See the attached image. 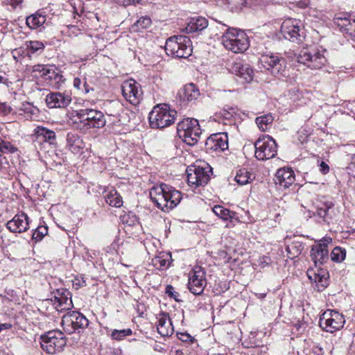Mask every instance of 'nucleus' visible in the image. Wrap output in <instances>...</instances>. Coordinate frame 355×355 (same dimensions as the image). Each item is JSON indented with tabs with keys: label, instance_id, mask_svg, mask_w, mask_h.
I'll use <instances>...</instances> for the list:
<instances>
[{
	"label": "nucleus",
	"instance_id": "1",
	"mask_svg": "<svg viewBox=\"0 0 355 355\" xmlns=\"http://www.w3.org/2000/svg\"><path fill=\"white\" fill-rule=\"evenodd\" d=\"M182 197L180 191L164 183L153 187L150 191L153 202L165 212L175 207L180 202Z\"/></svg>",
	"mask_w": 355,
	"mask_h": 355
},
{
	"label": "nucleus",
	"instance_id": "2",
	"mask_svg": "<svg viewBox=\"0 0 355 355\" xmlns=\"http://www.w3.org/2000/svg\"><path fill=\"white\" fill-rule=\"evenodd\" d=\"M177 112L167 104H158L149 114V123L152 128H164L175 122Z\"/></svg>",
	"mask_w": 355,
	"mask_h": 355
},
{
	"label": "nucleus",
	"instance_id": "3",
	"mask_svg": "<svg viewBox=\"0 0 355 355\" xmlns=\"http://www.w3.org/2000/svg\"><path fill=\"white\" fill-rule=\"evenodd\" d=\"M165 51L167 55L179 58H187L192 53L191 42L185 35H173L166 40Z\"/></svg>",
	"mask_w": 355,
	"mask_h": 355
},
{
	"label": "nucleus",
	"instance_id": "4",
	"mask_svg": "<svg viewBox=\"0 0 355 355\" xmlns=\"http://www.w3.org/2000/svg\"><path fill=\"white\" fill-rule=\"evenodd\" d=\"M221 41L225 49L236 53L244 51L249 45L245 33L233 28H228L225 31Z\"/></svg>",
	"mask_w": 355,
	"mask_h": 355
},
{
	"label": "nucleus",
	"instance_id": "5",
	"mask_svg": "<svg viewBox=\"0 0 355 355\" xmlns=\"http://www.w3.org/2000/svg\"><path fill=\"white\" fill-rule=\"evenodd\" d=\"M177 132L180 139L188 145L196 144L202 133L198 121L196 119H184L177 125Z\"/></svg>",
	"mask_w": 355,
	"mask_h": 355
},
{
	"label": "nucleus",
	"instance_id": "6",
	"mask_svg": "<svg viewBox=\"0 0 355 355\" xmlns=\"http://www.w3.org/2000/svg\"><path fill=\"white\" fill-rule=\"evenodd\" d=\"M76 116L83 128H100L105 125V119L103 114L94 109H81L76 111Z\"/></svg>",
	"mask_w": 355,
	"mask_h": 355
},
{
	"label": "nucleus",
	"instance_id": "7",
	"mask_svg": "<svg viewBox=\"0 0 355 355\" xmlns=\"http://www.w3.org/2000/svg\"><path fill=\"white\" fill-rule=\"evenodd\" d=\"M280 32L286 40L297 44L302 43L306 37L305 30L300 21L295 19H285L282 24Z\"/></svg>",
	"mask_w": 355,
	"mask_h": 355
},
{
	"label": "nucleus",
	"instance_id": "8",
	"mask_svg": "<svg viewBox=\"0 0 355 355\" xmlns=\"http://www.w3.org/2000/svg\"><path fill=\"white\" fill-rule=\"evenodd\" d=\"M40 339L41 347L49 354L61 352L67 343L64 334L58 330L49 331Z\"/></svg>",
	"mask_w": 355,
	"mask_h": 355
},
{
	"label": "nucleus",
	"instance_id": "9",
	"mask_svg": "<svg viewBox=\"0 0 355 355\" xmlns=\"http://www.w3.org/2000/svg\"><path fill=\"white\" fill-rule=\"evenodd\" d=\"M255 157L261 161L275 157L277 153V144L270 136L259 138L254 143Z\"/></svg>",
	"mask_w": 355,
	"mask_h": 355
},
{
	"label": "nucleus",
	"instance_id": "10",
	"mask_svg": "<svg viewBox=\"0 0 355 355\" xmlns=\"http://www.w3.org/2000/svg\"><path fill=\"white\" fill-rule=\"evenodd\" d=\"M89 324L88 320L82 313L78 311H69L63 315L62 326L63 329L68 334L86 328Z\"/></svg>",
	"mask_w": 355,
	"mask_h": 355
},
{
	"label": "nucleus",
	"instance_id": "11",
	"mask_svg": "<svg viewBox=\"0 0 355 355\" xmlns=\"http://www.w3.org/2000/svg\"><path fill=\"white\" fill-rule=\"evenodd\" d=\"M297 62L312 69L322 68L327 62L325 56L313 48H305L300 51L297 57Z\"/></svg>",
	"mask_w": 355,
	"mask_h": 355
},
{
	"label": "nucleus",
	"instance_id": "12",
	"mask_svg": "<svg viewBox=\"0 0 355 355\" xmlns=\"http://www.w3.org/2000/svg\"><path fill=\"white\" fill-rule=\"evenodd\" d=\"M261 65L274 76L284 75L286 68V60L276 54L262 55L259 58Z\"/></svg>",
	"mask_w": 355,
	"mask_h": 355
},
{
	"label": "nucleus",
	"instance_id": "13",
	"mask_svg": "<svg viewBox=\"0 0 355 355\" xmlns=\"http://www.w3.org/2000/svg\"><path fill=\"white\" fill-rule=\"evenodd\" d=\"M122 94L127 101L137 105L142 98L143 92L139 83L133 79L124 81L121 85Z\"/></svg>",
	"mask_w": 355,
	"mask_h": 355
},
{
	"label": "nucleus",
	"instance_id": "14",
	"mask_svg": "<svg viewBox=\"0 0 355 355\" xmlns=\"http://www.w3.org/2000/svg\"><path fill=\"white\" fill-rule=\"evenodd\" d=\"M207 284L205 272L200 266H196L189 273L188 287L194 295H200Z\"/></svg>",
	"mask_w": 355,
	"mask_h": 355
},
{
	"label": "nucleus",
	"instance_id": "15",
	"mask_svg": "<svg viewBox=\"0 0 355 355\" xmlns=\"http://www.w3.org/2000/svg\"><path fill=\"white\" fill-rule=\"evenodd\" d=\"M331 241V238L324 239L312 246L310 256L315 267L323 264L328 260L327 245Z\"/></svg>",
	"mask_w": 355,
	"mask_h": 355
},
{
	"label": "nucleus",
	"instance_id": "16",
	"mask_svg": "<svg viewBox=\"0 0 355 355\" xmlns=\"http://www.w3.org/2000/svg\"><path fill=\"white\" fill-rule=\"evenodd\" d=\"M205 148L207 150L224 151L228 148L227 134L218 132L210 135L206 139Z\"/></svg>",
	"mask_w": 355,
	"mask_h": 355
},
{
	"label": "nucleus",
	"instance_id": "17",
	"mask_svg": "<svg viewBox=\"0 0 355 355\" xmlns=\"http://www.w3.org/2000/svg\"><path fill=\"white\" fill-rule=\"evenodd\" d=\"M6 227L13 233L25 232L29 229V218L24 213L17 214L6 223Z\"/></svg>",
	"mask_w": 355,
	"mask_h": 355
},
{
	"label": "nucleus",
	"instance_id": "18",
	"mask_svg": "<svg viewBox=\"0 0 355 355\" xmlns=\"http://www.w3.org/2000/svg\"><path fill=\"white\" fill-rule=\"evenodd\" d=\"M33 137L35 138V146L37 144H41L43 142L48 143L50 145H55L56 144L55 132L43 126H37L34 130Z\"/></svg>",
	"mask_w": 355,
	"mask_h": 355
},
{
	"label": "nucleus",
	"instance_id": "19",
	"mask_svg": "<svg viewBox=\"0 0 355 355\" xmlns=\"http://www.w3.org/2000/svg\"><path fill=\"white\" fill-rule=\"evenodd\" d=\"M58 71V69L54 66L36 64L33 66L31 71L34 76L42 78L46 84L50 85Z\"/></svg>",
	"mask_w": 355,
	"mask_h": 355
},
{
	"label": "nucleus",
	"instance_id": "20",
	"mask_svg": "<svg viewBox=\"0 0 355 355\" xmlns=\"http://www.w3.org/2000/svg\"><path fill=\"white\" fill-rule=\"evenodd\" d=\"M231 72L241 78L245 82H250L253 78V70L248 64L243 63L241 60H236L232 65Z\"/></svg>",
	"mask_w": 355,
	"mask_h": 355
},
{
	"label": "nucleus",
	"instance_id": "21",
	"mask_svg": "<svg viewBox=\"0 0 355 355\" xmlns=\"http://www.w3.org/2000/svg\"><path fill=\"white\" fill-rule=\"evenodd\" d=\"M295 180V173L291 168H282L277 170L275 182L284 188H288Z\"/></svg>",
	"mask_w": 355,
	"mask_h": 355
},
{
	"label": "nucleus",
	"instance_id": "22",
	"mask_svg": "<svg viewBox=\"0 0 355 355\" xmlns=\"http://www.w3.org/2000/svg\"><path fill=\"white\" fill-rule=\"evenodd\" d=\"M69 94L61 92L51 93L46 96V102L50 108L65 107L71 103Z\"/></svg>",
	"mask_w": 355,
	"mask_h": 355
},
{
	"label": "nucleus",
	"instance_id": "23",
	"mask_svg": "<svg viewBox=\"0 0 355 355\" xmlns=\"http://www.w3.org/2000/svg\"><path fill=\"white\" fill-rule=\"evenodd\" d=\"M157 329L162 336H169L173 334L174 329L168 315L162 313L157 318Z\"/></svg>",
	"mask_w": 355,
	"mask_h": 355
},
{
	"label": "nucleus",
	"instance_id": "24",
	"mask_svg": "<svg viewBox=\"0 0 355 355\" xmlns=\"http://www.w3.org/2000/svg\"><path fill=\"white\" fill-rule=\"evenodd\" d=\"M334 26L339 28L343 33L349 34L355 37V19L351 21L347 17H334Z\"/></svg>",
	"mask_w": 355,
	"mask_h": 355
},
{
	"label": "nucleus",
	"instance_id": "25",
	"mask_svg": "<svg viewBox=\"0 0 355 355\" xmlns=\"http://www.w3.org/2000/svg\"><path fill=\"white\" fill-rule=\"evenodd\" d=\"M179 96L183 101L192 102L199 97L200 92L194 84L190 83L179 92Z\"/></svg>",
	"mask_w": 355,
	"mask_h": 355
},
{
	"label": "nucleus",
	"instance_id": "26",
	"mask_svg": "<svg viewBox=\"0 0 355 355\" xmlns=\"http://www.w3.org/2000/svg\"><path fill=\"white\" fill-rule=\"evenodd\" d=\"M46 21V15L42 10H38L33 15L26 17V25L31 29H36L41 27Z\"/></svg>",
	"mask_w": 355,
	"mask_h": 355
},
{
	"label": "nucleus",
	"instance_id": "27",
	"mask_svg": "<svg viewBox=\"0 0 355 355\" xmlns=\"http://www.w3.org/2000/svg\"><path fill=\"white\" fill-rule=\"evenodd\" d=\"M208 26V21L202 17H193L188 23L185 31L187 33L201 31Z\"/></svg>",
	"mask_w": 355,
	"mask_h": 355
},
{
	"label": "nucleus",
	"instance_id": "28",
	"mask_svg": "<svg viewBox=\"0 0 355 355\" xmlns=\"http://www.w3.org/2000/svg\"><path fill=\"white\" fill-rule=\"evenodd\" d=\"M171 254L164 252H159L152 259L153 265L158 270H164L170 265Z\"/></svg>",
	"mask_w": 355,
	"mask_h": 355
},
{
	"label": "nucleus",
	"instance_id": "29",
	"mask_svg": "<svg viewBox=\"0 0 355 355\" xmlns=\"http://www.w3.org/2000/svg\"><path fill=\"white\" fill-rule=\"evenodd\" d=\"M333 310L328 309L320 317L319 325L323 330L333 333V318H331Z\"/></svg>",
	"mask_w": 355,
	"mask_h": 355
},
{
	"label": "nucleus",
	"instance_id": "30",
	"mask_svg": "<svg viewBox=\"0 0 355 355\" xmlns=\"http://www.w3.org/2000/svg\"><path fill=\"white\" fill-rule=\"evenodd\" d=\"M73 87L83 94H88L94 91V87L87 83L85 76L76 77L73 79Z\"/></svg>",
	"mask_w": 355,
	"mask_h": 355
},
{
	"label": "nucleus",
	"instance_id": "31",
	"mask_svg": "<svg viewBox=\"0 0 355 355\" xmlns=\"http://www.w3.org/2000/svg\"><path fill=\"white\" fill-rule=\"evenodd\" d=\"M254 179V176L245 168L239 169L235 176V180L240 185H245L251 182Z\"/></svg>",
	"mask_w": 355,
	"mask_h": 355
},
{
	"label": "nucleus",
	"instance_id": "32",
	"mask_svg": "<svg viewBox=\"0 0 355 355\" xmlns=\"http://www.w3.org/2000/svg\"><path fill=\"white\" fill-rule=\"evenodd\" d=\"M194 172L196 175V178L199 186L206 185L210 178L209 173L211 172V169L207 171L205 168L198 166L194 168Z\"/></svg>",
	"mask_w": 355,
	"mask_h": 355
},
{
	"label": "nucleus",
	"instance_id": "33",
	"mask_svg": "<svg viewBox=\"0 0 355 355\" xmlns=\"http://www.w3.org/2000/svg\"><path fill=\"white\" fill-rule=\"evenodd\" d=\"M273 120V116L270 114H267L257 117L256 123L261 131L266 132L270 128Z\"/></svg>",
	"mask_w": 355,
	"mask_h": 355
},
{
	"label": "nucleus",
	"instance_id": "34",
	"mask_svg": "<svg viewBox=\"0 0 355 355\" xmlns=\"http://www.w3.org/2000/svg\"><path fill=\"white\" fill-rule=\"evenodd\" d=\"M105 200L112 207H121L123 205L122 197L116 190H111L105 196Z\"/></svg>",
	"mask_w": 355,
	"mask_h": 355
},
{
	"label": "nucleus",
	"instance_id": "35",
	"mask_svg": "<svg viewBox=\"0 0 355 355\" xmlns=\"http://www.w3.org/2000/svg\"><path fill=\"white\" fill-rule=\"evenodd\" d=\"M304 246L302 242L293 241L286 247L288 257L290 259H294L298 257L302 252Z\"/></svg>",
	"mask_w": 355,
	"mask_h": 355
},
{
	"label": "nucleus",
	"instance_id": "36",
	"mask_svg": "<svg viewBox=\"0 0 355 355\" xmlns=\"http://www.w3.org/2000/svg\"><path fill=\"white\" fill-rule=\"evenodd\" d=\"M212 211L223 220H227L234 217L235 212L223 207L221 205H216L212 208Z\"/></svg>",
	"mask_w": 355,
	"mask_h": 355
},
{
	"label": "nucleus",
	"instance_id": "37",
	"mask_svg": "<svg viewBox=\"0 0 355 355\" xmlns=\"http://www.w3.org/2000/svg\"><path fill=\"white\" fill-rule=\"evenodd\" d=\"M151 19L147 16H141L132 25L134 31H141L144 29L148 28L151 25Z\"/></svg>",
	"mask_w": 355,
	"mask_h": 355
},
{
	"label": "nucleus",
	"instance_id": "38",
	"mask_svg": "<svg viewBox=\"0 0 355 355\" xmlns=\"http://www.w3.org/2000/svg\"><path fill=\"white\" fill-rule=\"evenodd\" d=\"M67 142L68 146H69L71 150H74L80 148L83 144V141L80 139L79 136L77 134L73 132H69L67 134Z\"/></svg>",
	"mask_w": 355,
	"mask_h": 355
},
{
	"label": "nucleus",
	"instance_id": "39",
	"mask_svg": "<svg viewBox=\"0 0 355 355\" xmlns=\"http://www.w3.org/2000/svg\"><path fill=\"white\" fill-rule=\"evenodd\" d=\"M132 331L130 329H124L121 330L114 329L111 333V338L113 340L120 341L125 337L132 335Z\"/></svg>",
	"mask_w": 355,
	"mask_h": 355
},
{
	"label": "nucleus",
	"instance_id": "40",
	"mask_svg": "<svg viewBox=\"0 0 355 355\" xmlns=\"http://www.w3.org/2000/svg\"><path fill=\"white\" fill-rule=\"evenodd\" d=\"M26 48L29 53H35L44 49V44L40 41H29L26 42Z\"/></svg>",
	"mask_w": 355,
	"mask_h": 355
},
{
	"label": "nucleus",
	"instance_id": "41",
	"mask_svg": "<svg viewBox=\"0 0 355 355\" xmlns=\"http://www.w3.org/2000/svg\"><path fill=\"white\" fill-rule=\"evenodd\" d=\"M47 233L48 228L46 226H39L34 230L32 239L36 241H41Z\"/></svg>",
	"mask_w": 355,
	"mask_h": 355
},
{
	"label": "nucleus",
	"instance_id": "42",
	"mask_svg": "<svg viewBox=\"0 0 355 355\" xmlns=\"http://www.w3.org/2000/svg\"><path fill=\"white\" fill-rule=\"evenodd\" d=\"M17 149L10 142L0 139V152L3 153H13Z\"/></svg>",
	"mask_w": 355,
	"mask_h": 355
},
{
	"label": "nucleus",
	"instance_id": "43",
	"mask_svg": "<svg viewBox=\"0 0 355 355\" xmlns=\"http://www.w3.org/2000/svg\"><path fill=\"white\" fill-rule=\"evenodd\" d=\"M64 81L65 79L63 78V76L58 70L55 74V76L53 77V81L51 83L50 86L55 89H60L64 83Z\"/></svg>",
	"mask_w": 355,
	"mask_h": 355
},
{
	"label": "nucleus",
	"instance_id": "44",
	"mask_svg": "<svg viewBox=\"0 0 355 355\" xmlns=\"http://www.w3.org/2000/svg\"><path fill=\"white\" fill-rule=\"evenodd\" d=\"M346 257V250L340 247H334V261L341 262Z\"/></svg>",
	"mask_w": 355,
	"mask_h": 355
},
{
	"label": "nucleus",
	"instance_id": "45",
	"mask_svg": "<svg viewBox=\"0 0 355 355\" xmlns=\"http://www.w3.org/2000/svg\"><path fill=\"white\" fill-rule=\"evenodd\" d=\"M315 282L316 283L318 291L323 290L329 284L328 278L324 277V272L323 271H321V274L318 277V281Z\"/></svg>",
	"mask_w": 355,
	"mask_h": 355
},
{
	"label": "nucleus",
	"instance_id": "46",
	"mask_svg": "<svg viewBox=\"0 0 355 355\" xmlns=\"http://www.w3.org/2000/svg\"><path fill=\"white\" fill-rule=\"evenodd\" d=\"M334 322L336 323V325H334V329L339 330L343 328L345 323L343 314L334 311Z\"/></svg>",
	"mask_w": 355,
	"mask_h": 355
},
{
	"label": "nucleus",
	"instance_id": "47",
	"mask_svg": "<svg viewBox=\"0 0 355 355\" xmlns=\"http://www.w3.org/2000/svg\"><path fill=\"white\" fill-rule=\"evenodd\" d=\"M55 299L59 303V305L60 306H62L64 304H66V306H64L62 309H69V307L72 304L71 298L69 299L67 295H64V293H62V295L59 297H55Z\"/></svg>",
	"mask_w": 355,
	"mask_h": 355
},
{
	"label": "nucleus",
	"instance_id": "48",
	"mask_svg": "<svg viewBox=\"0 0 355 355\" xmlns=\"http://www.w3.org/2000/svg\"><path fill=\"white\" fill-rule=\"evenodd\" d=\"M178 337L181 341L184 343H193L196 340L193 337L187 332L178 333Z\"/></svg>",
	"mask_w": 355,
	"mask_h": 355
},
{
	"label": "nucleus",
	"instance_id": "49",
	"mask_svg": "<svg viewBox=\"0 0 355 355\" xmlns=\"http://www.w3.org/2000/svg\"><path fill=\"white\" fill-rule=\"evenodd\" d=\"M230 5L229 8L231 10L240 8L244 5L245 0H226Z\"/></svg>",
	"mask_w": 355,
	"mask_h": 355
},
{
	"label": "nucleus",
	"instance_id": "50",
	"mask_svg": "<svg viewBox=\"0 0 355 355\" xmlns=\"http://www.w3.org/2000/svg\"><path fill=\"white\" fill-rule=\"evenodd\" d=\"M166 293L171 297H173V299L177 301V302H179V299L178 298V296L180 295L178 293H177L174 288L171 286V285H168L166 288Z\"/></svg>",
	"mask_w": 355,
	"mask_h": 355
},
{
	"label": "nucleus",
	"instance_id": "51",
	"mask_svg": "<svg viewBox=\"0 0 355 355\" xmlns=\"http://www.w3.org/2000/svg\"><path fill=\"white\" fill-rule=\"evenodd\" d=\"M12 112V107L6 103L0 102V115L6 116Z\"/></svg>",
	"mask_w": 355,
	"mask_h": 355
},
{
	"label": "nucleus",
	"instance_id": "52",
	"mask_svg": "<svg viewBox=\"0 0 355 355\" xmlns=\"http://www.w3.org/2000/svg\"><path fill=\"white\" fill-rule=\"evenodd\" d=\"M330 209L331 205H325L324 207H320L318 209V215L326 220V218L329 215V212Z\"/></svg>",
	"mask_w": 355,
	"mask_h": 355
},
{
	"label": "nucleus",
	"instance_id": "53",
	"mask_svg": "<svg viewBox=\"0 0 355 355\" xmlns=\"http://www.w3.org/2000/svg\"><path fill=\"white\" fill-rule=\"evenodd\" d=\"M187 182L189 185H195L196 187H199L194 171L193 173H188Z\"/></svg>",
	"mask_w": 355,
	"mask_h": 355
},
{
	"label": "nucleus",
	"instance_id": "54",
	"mask_svg": "<svg viewBox=\"0 0 355 355\" xmlns=\"http://www.w3.org/2000/svg\"><path fill=\"white\" fill-rule=\"evenodd\" d=\"M321 274V271L318 273L315 272V271L313 269H309L307 270V276L309 279L311 281L317 282L318 278Z\"/></svg>",
	"mask_w": 355,
	"mask_h": 355
},
{
	"label": "nucleus",
	"instance_id": "55",
	"mask_svg": "<svg viewBox=\"0 0 355 355\" xmlns=\"http://www.w3.org/2000/svg\"><path fill=\"white\" fill-rule=\"evenodd\" d=\"M319 169L321 173L326 174L329 171V166L324 162H321L319 165Z\"/></svg>",
	"mask_w": 355,
	"mask_h": 355
},
{
	"label": "nucleus",
	"instance_id": "56",
	"mask_svg": "<svg viewBox=\"0 0 355 355\" xmlns=\"http://www.w3.org/2000/svg\"><path fill=\"white\" fill-rule=\"evenodd\" d=\"M224 112H227V113L224 114L225 118H230L232 116L233 114L236 113V109L232 107H228V110L224 109Z\"/></svg>",
	"mask_w": 355,
	"mask_h": 355
},
{
	"label": "nucleus",
	"instance_id": "57",
	"mask_svg": "<svg viewBox=\"0 0 355 355\" xmlns=\"http://www.w3.org/2000/svg\"><path fill=\"white\" fill-rule=\"evenodd\" d=\"M12 327V324H10V323H3V324H0V332L3 330V329H10Z\"/></svg>",
	"mask_w": 355,
	"mask_h": 355
},
{
	"label": "nucleus",
	"instance_id": "58",
	"mask_svg": "<svg viewBox=\"0 0 355 355\" xmlns=\"http://www.w3.org/2000/svg\"><path fill=\"white\" fill-rule=\"evenodd\" d=\"M76 281H77V282L75 283L74 285L77 286L78 287H83L87 285L86 282L84 279H82V280L76 279Z\"/></svg>",
	"mask_w": 355,
	"mask_h": 355
},
{
	"label": "nucleus",
	"instance_id": "59",
	"mask_svg": "<svg viewBox=\"0 0 355 355\" xmlns=\"http://www.w3.org/2000/svg\"><path fill=\"white\" fill-rule=\"evenodd\" d=\"M23 106L24 107V108L22 109L23 110L26 111L28 112H31L32 106L31 104H29V103H27L26 105L23 104Z\"/></svg>",
	"mask_w": 355,
	"mask_h": 355
},
{
	"label": "nucleus",
	"instance_id": "60",
	"mask_svg": "<svg viewBox=\"0 0 355 355\" xmlns=\"http://www.w3.org/2000/svg\"><path fill=\"white\" fill-rule=\"evenodd\" d=\"M127 1L128 2V3L130 4L132 2H135V0H127Z\"/></svg>",
	"mask_w": 355,
	"mask_h": 355
},
{
	"label": "nucleus",
	"instance_id": "61",
	"mask_svg": "<svg viewBox=\"0 0 355 355\" xmlns=\"http://www.w3.org/2000/svg\"><path fill=\"white\" fill-rule=\"evenodd\" d=\"M332 255H333V251H332V252H331V253H330V256H331V259H333V257H332Z\"/></svg>",
	"mask_w": 355,
	"mask_h": 355
},
{
	"label": "nucleus",
	"instance_id": "62",
	"mask_svg": "<svg viewBox=\"0 0 355 355\" xmlns=\"http://www.w3.org/2000/svg\"><path fill=\"white\" fill-rule=\"evenodd\" d=\"M65 293H67V295H69V291H65Z\"/></svg>",
	"mask_w": 355,
	"mask_h": 355
},
{
	"label": "nucleus",
	"instance_id": "63",
	"mask_svg": "<svg viewBox=\"0 0 355 355\" xmlns=\"http://www.w3.org/2000/svg\"><path fill=\"white\" fill-rule=\"evenodd\" d=\"M2 80V78L0 76V83L1 82Z\"/></svg>",
	"mask_w": 355,
	"mask_h": 355
}]
</instances>
